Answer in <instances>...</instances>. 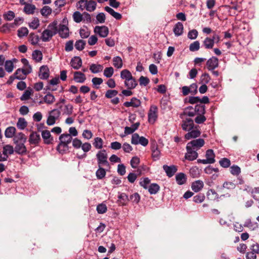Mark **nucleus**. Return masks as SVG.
<instances>
[{
    "instance_id": "11",
    "label": "nucleus",
    "mask_w": 259,
    "mask_h": 259,
    "mask_svg": "<svg viewBox=\"0 0 259 259\" xmlns=\"http://www.w3.org/2000/svg\"><path fill=\"white\" fill-rule=\"evenodd\" d=\"M41 136L45 144L50 145L53 143L54 141V139L51 136V134L49 131H42L41 132Z\"/></svg>"
},
{
    "instance_id": "4",
    "label": "nucleus",
    "mask_w": 259,
    "mask_h": 259,
    "mask_svg": "<svg viewBox=\"0 0 259 259\" xmlns=\"http://www.w3.org/2000/svg\"><path fill=\"white\" fill-rule=\"evenodd\" d=\"M158 108L155 105L151 106L148 112V121L151 124H153L157 118Z\"/></svg>"
},
{
    "instance_id": "28",
    "label": "nucleus",
    "mask_w": 259,
    "mask_h": 259,
    "mask_svg": "<svg viewBox=\"0 0 259 259\" xmlns=\"http://www.w3.org/2000/svg\"><path fill=\"white\" fill-rule=\"evenodd\" d=\"M103 69V66L100 64H92L90 66V70L93 73L100 72Z\"/></svg>"
},
{
    "instance_id": "25",
    "label": "nucleus",
    "mask_w": 259,
    "mask_h": 259,
    "mask_svg": "<svg viewBox=\"0 0 259 259\" xmlns=\"http://www.w3.org/2000/svg\"><path fill=\"white\" fill-rule=\"evenodd\" d=\"M59 140L60 142L68 145L72 140V138L70 134H63L60 136Z\"/></svg>"
},
{
    "instance_id": "5",
    "label": "nucleus",
    "mask_w": 259,
    "mask_h": 259,
    "mask_svg": "<svg viewBox=\"0 0 259 259\" xmlns=\"http://www.w3.org/2000/svg\"><path fill=\"white\" fill-rule=\"evenodd\" d=\"M205 142L203 139H197L189 142L187 146L195 151H197L204 145Z\"/></svg>"
},
{
    "instance_id": "42",
    "label": "nucleus",
    "mask_w": 259,
    "mask_h": 259,
    "mask_svg": "<svg viewBox=\"0 0 259 259\" xmlns=\"http://www.w3.org/2000/svg\"><path fill=\"white\" fill-rule=\"evenodd\" d=\"M93 144L96 149H101L103 147V141L101 138L96 137L94 139Z\"/></svg>"
},
{
    "instance_id": "37",
    "label": "nucleus",
    "mask_w": 259,
    "mask_h": 259,
    "mask_svg": "<svg viewBox=\"0 0 259 259\" xmlns=\"http://www.w3.org/2000/svg\"><path fill=\"white\" fill-rule=\"evenodd\" d=\"M39 36L34 33H31L29 36V41L32 45H36L39 41Z\"/></svg>"
},
{
    "instance_id": "16",
    "label": "nucleus",
    "mask_w": 259,
    "mask_h": 259,
    "mask_svg": "<svg viewBox=\"0 0 259 259\" xmlns=\"http://www.w3.org/2000/svg\"><path fill=\"white\" fill-rule=\"evenodd\" d=\"M74 80L78 83H83L86 80L85 75L80 71H75L73 74Z\"/></svg>"
},
{
    "instance_id": "61",
    "label": "nucleus",
    "mask_w": 259,
    "mask_h": 259,
    "mask_svg": "<svg viewBox=\"0 0 259 259\" xmlns=\"http://www.w3.org/2000/svg\"><path fill=\"white\" fill-rule=\"evenodd\" d=\"M200 49V42L198 41H195L190 45L189 50L191 52H195Z\"/></svg>"
},
{
    "instance_id": "64",
    "label": "nucleus",
    "mask_w": 259,
    "mask_h": 259,
    "mask_svg": "<svg viewBox=\"0 0 259 259\" xmlns=\"http://www.w3.org/2000/svg\"><path fill=\"white\" fill-rule=\"evenodd\" d=\"M205 198V196L203 194H199L193 197V201L195 203H200L202 202Z\"/></svg>"
},
{
    "instance_id": "1",
    "label": "nucleus",
    "mask_w": 259,
    "mask_h": 259,
    "mask_svg": "<svg viewBox=\"0 0 259 259\" xmlns=\"http://www.w3.org/2000/svg\"><path fill=\"white\" fill-rule=\"evenodd\" d=\"M58 23L53 21L50 23L47 28L41 33V39L42 41L47 42L51 39L52 37L57 33Z\"/></svg>"
},
{
    "instance_id": "41",
    "label": "nucleus",
    "mask_w": 259,
    "mask_h": 259,
    "mask_svg": "<svg viewBox=\"0 0 259 259\" xmlns=\"http://www.w3.org/2000/svg\"><path fill=\"white\" fill-rule=\"evenodd\" d=\"M99 168L96 171V175L98 179H102L106 176V171L105 169L102 167V166H98Z\"/></svg>"
},
{
    "instance_id": "18",
    "label": "nucleus",
    "mask_w": 259,
    "mask_h": 259,
    "mask_svg": "<svg viewBox=\"0 0 259 259\" xmlns=\"http://www.w3.org/2000/svg\"><path fill=\"white\" fill-rule=\"evenodd\" d=\"M204 183L201 180H197L193 182L191 184V189L195 192L200 191L203 188Z\"/></svg>"
},
{
    "instance_id": "3",
    "label": "nucleus",
    "mask_w": 259,
    "mask_h": 259,
    "mask_svg": "<svg viewBox=\"0 0 259 259\" xmlns=\"http://www.w3.org/2000/svg\"><path fill=\"white\" fill-rule=\"evenodd\" d=\"M96 157L98 166L109 165V163L107 160V154L105 149L98 151L96 154Z\"/></svg>"
},
{
    "instance_id": "30",
    "label": "nucleus",
    "mask_w": 259,
    "mask_h": 259,
    "mask_svg": "<svg viewBox=\"0 0 259 259\" xmlns=\"http://www.w3.org/2000/svg\"><path fill=\"white\" fill-rule=\"evenodd\" d=\"M57 150L60 153L64 154L68 151L69 147L68 145L60 142L57 147Z\"/></svg>"
},
{
    "instance_id": "51",
    "label": "nucleus",
    "mask_w": 259,
    "mask_h": 259,
    "mask_svg": "<svg viewBox=\"0 0 259 259\" xmlns=\"http://www.w3.org/2000/svg\"><path fill=\"white\" fill-rule=\"evenodd\" d=\"M107 210L106 205L103 203H100L97 206V211L99 214L105 213Z\"/></svg>"
},
{
    "instance_id": "13",
    "label": "nucleus",
    "mask_w": 259,
    "mask_h": 259,
    "mask_svg": "<svg viewBox=\"0 0 259 259\" xmlns=\"http://www.w3.org/2000/svg\"><path fill=\"white\" fill-rule=\"evenodd\" d=\"M50 74L49 69L46 65H43L39 68L38 74L39 77L41 79H47Z\"/></svg>"
},
{
    "instance_id": "39",
    "label": "nucleus",
    "mask_w": 259,
    "mask_h": 259,
    "mask_svg": "<svg viewBox=\"0 0 259 259\" xmlns=\"http://www.w3.org/2000/svg\"><path fill=\"white\" fill-rule=\"evenodd\" d=\"M83 14L78 11H75L72 15V18L74 22L76 23H80L83 20Z\"/></svg>"
},
{
    "instance_id": "60",
    "label": "nucleus",
    "mask_w": 259,
    "mask_h": 259,
    "mask_svg": "<svg viewBox=\"0 0 259 259\" xmlns=\"http://www.w3.org/2000/svg\"><path fill=\"white\" fill-rule=\"evenodd\" d=\"M113 73L114 69L112 67H107L104 70V75L107 78H110Z\"/></svg>"
},
{
    "instance_id": "43",
    "label": "nucleus",
    "mask_w": 259,
    "mask_h": 259,
    "mask_svg": "<svg viewBox=\"0 0 259 259\" xmlns=\"http://www.w3.org/2000/svg\"><path fill=\"white\" fill-rule=\"evenodd\" d=\"M62 112L63 115H71L73 113V106L70 104L65 105Z\"/></svg>"
},
{
    "instance_id": "8",
    "label": "nucleus",
    "mask_w": 259,
    "mask_h": 259,
    "mask_svg": "<svg viewBox=\"0 0 259 259\" xmlns=\"http://www.w3.org/2000/svg\"><path fill=\"white\" fill-rule=\"evenodd\" d=\"M219 66V60L215 57H212L206 62L207 68L209 70H213Z\"/></svg>"
},
{
    "instance_id": "48",
    "label": "nucleus",
    "mask_w": 259,
    "mask_h": 259,
    "mask_svg": "<svg viewBox=\"0 0 259 259\" xmlns=\"http://www.w3.org/2000/svg\"><path fill=\"white\" fill-rule=\"evenodd\" d=\"M160 151L157 146L153 147L152 149V157L154 160L158 159L160 157Z\"/></svg>"
},
{
    "instance_id": "15",
    "label": "nucleus",
    "mask_w": 259,
    "mask_h": 259,
    "mask_svg": "<svg viewBox=\"0 0 259 259\" xmlns=\"http://www.w3.org/2000/svg\"><path fill=\"white\" fill-rule=\"evenodd\" d=\"M163 169L166 174V175L170 178L172 177L177 172V167L174 165L168 166L167 165H163Z\"/></svg>"
},
{
    "instance_id": "45",
    "label": "nucleus",
    "mask_w": 259,
    "mask_h": 259,
    "mask_svg": "<svg viewBox=\"0 0 259 259\" xmlns=\"http://www.w3.org/2000/svg\"><path fill=\"white\" fill-rule=\"evenodd\" d=\"M97 4L95 1H88L86 10L89 12H93L96 8Z\"/></svg>"
},
{
    "instance_id": "31",
    "label": "nucleus",
    "mask_w": 259,
    "mask_h": 259,
    "mask_svg": "<svg viewBox=\"0 0 259 259\" xmlns=\"http://www.w3.org/2000/svg\"><path fill=\"white\" fill-rule=\"evenodd\" d=\"M27 126V122L24 118L20 117L18 118L17 123V127L21 130H24Z\"/></svg>"
},
{
    "instance_id": "40",
    "label": "nucleus",
    "mask_w": 259,
    "mask_h": 259,
    "mask_svg": "<svg viewBox=\"0 0 259 259\" xmlns=\"http://www.w3.org/2000/svg\"><path fill=\"white\" fill-rule=\"evenodd\" d=\"M32 94V89L30 88H27V89L24 92L23 95L20 97L21 101L27 100L30 98L31 95Z\"/></svg>"
},
{
    "instance_id": "20",
    "label": "nucleus",
    "mask_w": 259,
    "mask_h": 259,
    "mask_svg": "<svg viewBox=\"0 0 259 259\" xmlns=\"http://www.w3.org/2000/svg\"><path fill=\"white\" fill-rule=\"evenodd\" d=\"M71 67L74 69H78L82 65V60L79 57H74L70 62Z\"/></svg>"
},
{
    "instance_id": "34",
    "label": "nucleus",
    "mask_w": 259,
    "mask_h": 259,
    "mask_svg": "<svg viewBox=\"0 0 259 259\" xmlns=\"http://www.w3.org/2000/svg\"><path fill=\"white\" fill-rule=\"evenodd\" d=\"M160 187L156 183H153L150 185L149 188L148 189L149 192L151 194H155L159 190Z\"/></svg>"
},
{
    "instance_id": "36",
    "label": "nucleus",
    "mask_w": 259,
    "mask_h": 259,
    "mask_svg": "<svg viewBox=\"0 0 259 259\" xmlns=\"http://www.w3.org/2000/svg\"><path fill=\"white\" fill-rule=\"evenodd\" d=\"M118 199L119 204L121 205H126L128 200L127 195L124 193L120 194V195L118 196Z\"/></svg>"
},
{
    "instance_id": "29",
    "label": "nucleus",
    "mask_w": 259,
    "mask_h": 259,
    "mask_svg": "<svg viewBox=\"0 0 259 259\" xmlns=\"http://www.w3.org/2000/svg\"><path fill=\"white\" fill-rule=\"evenodd\" d=\"M176 179L179 185L184 184L187 181L186 175L184 173H179L176 176Z\"/></svg>"
},
{
    "instance_id": "2",
    "label": "nucleus",
    "mask_w": 259,
    "mask_h": 259,
    "mask_svg": "<svg viewBox=\"0 0 259 259\" xmlns=\"http://www.w3.org/2000/svg\"><path fill=\"white\" fill-rule=\"evenodd\" d=\"M61 115V112L57 109H54L49 112V116L47 120V124L48 125H54L56 120Z\"/></svg>"
},
{
    "instance_id": "44",
    "label": "nucleus",
    "mask_w": 259,
    "mask_h": 259,
    "mask_svg": "<svg viewBox=\"0 0 259 259\" xmlns=\"http://www.w3.org/2000/svg\"><path fill=\"white\" fill-rule=\"evenodd\" d=\"M55 98L54 96L50 93L47 94L44 97V102L48 104H52L55 102Z\"/></svg>"
},
{
    "instance_id": "32",
    "label": "nucleus",
    "mask_w": 259,
    "mask_h": 259,
    "mask_svg": "<svg viewBox=\"0 0 259 259\" xmlns=\"http://www.w3.org/2000/svg\"><path fill=\"white\" fill-rule=\"evenodd\" d=\"M32 57L35 62H39L42 59V54L40 51L35 50L32 53Z\"/></svg>"
},
{
    "instance_id": "22",
    "label": "nucleus",
    "mask_w": 259,
    "mask_h": 259,
    "mask_svg": "<svg viewBox=\"0 0 259 259\" xmlns=\"http://www.w3.org/2000/svg\"><path fill=\"white\" fill-rule=\"evenodd\" d=\"M24 7L23 8V12L27 14L31 15L33 14L36 10V7L35 5L30 4H25L24 5Z\"/></svg>"
},
{
    "instance_id": "50",
    "label": "nucleus",
    "mask_w": 259,
    "mask_h": 259,
    "mask_svg": "<svg viewBox=\"0 0 259 259\" xmlns=\"http://www.w3.org/2000/svg\"><path fill=\"white\" fill-rule=\"evenodd\" d=\"M14 149L12 146L7 145L3 147V152L7 155H11L14 153Z\"/></svg>"
},
{
    "instance_id": "56",
    "label": "nucleus",
    "mask_w": 259,
    "mask_h": 259,
    "mask_svg": "<svg viewBox=\"0 0 259 259\" xmlns=\"http://www.w3.org/2000/svg\"><path fill=\"white\" fill-rule=\"evenodd\" d=\"M230 172L234 176H238L241 173V169L238 166L233 165L230 167Z\"/></svg>"
},
{
    "instance_id": "33",
    "label": "nucleus",
    "mask_w": 259,
    "mask_h": 259,
    "mask_svg": "<svg viewBox=\"0 0 259 259\" xmlns=\"http://www.w3.org/2000/svg\"><path fill=\"white\" fill-rule=\"evenodd\" d=\"M39 20L36 17L33 18L31 21L29 23V27L32 29H37L39 26Z\"/></svg>"
},
{
    "instance_id": "23",
    "label": "nucleus",
    "mask_w": 259,
    "mask_h": 259,
    "mask_svg": "<svg viewBox=\"0 0 259 259\" xmlns=\"http://www.w3.org/2000/svg\"><path fill=\"white\" fill-rule=\"evenodd\" d=\"M125 86L129 90H132L136 88L138 83L136 79L133 77L124 81Z\"/></svg>"
},
{
    "instance_id": "62",
    "label": "nucleus",
    "mask_w": 259,
    "mask_h": 259,
    "mask_svg": "<svg viewBox=\"0 0 259 259\" xmlns=\"http://www.w3.org/2000/svg\"><path fill=\"white\" fill-rule=\"evenodd\" d=\"M52 13V9L49 6H44L40 10V13L43 16H48Z\"/></svg>"
},
{
    "instance_id": "9",
    "label": "nucleus",
    "mask_w": 259,
    "mask_h": 259,
    "mask_svg": "<svg viewBox=\"0 0 259 259\" xmlns=\"http://www.w3.org/2000/svg\"><path fill=\"white\" fill-rule=\"evenodd\" d=\"M60 36L63 38H66L69 35V28L64 24H60L58 28V32Z\"/></svg>"
},
{
    "instance_id": "7",
    "label": "nucleus",
    "mask_w": 259,
    "mask_h": 259,
    "mask_svg": "<svg viewBox=\"0 0 259 259\" xmlns=\"http://www.w3.org/2000/svg\"><path fill=\"white\" fill-rule=\"evenodd\" d=\"M94 32L102 37H106L109 33V29L105 26H96L94 28Z\"/></svg>"
},
{
    "instance_id": "38",
    "label": "nucleus",
    "mask_w": 259,
    "mask_h": 259,
    "mask_svg": "<svg viewBox=\"0 0 259 259\" xmlns=\"http://www.w3.org/2000/svg\"><path fill=\"white\" fill-rule=\"evenodd\" d=\"M113 65L115 68L118 69L122 67L123 63L121 58L119 56L114 57L113 59Z\"/></svg>"
},
{
    "instance_id": "59",
    "label": "nucleus",
    "mask_w": 259,
    "mask_h": 259,
    "mask_svg": "<svg viewBox=\"0 0 259 259\" xmlns=\"http://www.w3.org/2000/svg\"><path fill=\"white\" fill-rule=\"evenodd\" d=\"M118 94V91L115 90H108L105 93V96L108 99L115 97Z\"/></svg>"
},
{
    "instance_id": "54",
    "label": "nucleus",
    "mask_w": 259,
    "mask_h": 259,
    "mask_svg": "<svg viewBox=\"0 0 259 259\" xmlns=\"http://www.w3.org/2000/svg\"><path fill=\"white\" fill-rule=\"evenodd\" d=\"M15 17V14L12 11H9L5 13L3 15L4 18L8 21L13 20Z\"/></svg>"
},
{
    "instance_id": "17",
    "label": "nucleus",
    "mask_w": 259,
    "mask_h": 259,
    "mask_svg": "<svg viewBox=\"0 0 259 259\" xmlns=\"http://www.w3.org/2000/svg\"><path fill=\"white\" fill-rule=\"evenodd\" d=\"M30 73H27L26 70L24 69H18L14 73V76L16 79L19 80H23L26 78L27 74Z\"/></svg>"
},
{
    "instance_id": "47",
    "label": "nucleus",
    "mask_w": 259,
    "mask_h": 259,
    "mask_svg": "<svg viewBox=\"0 0 259 259\" xmlns=\"http://www.w3.org/2000/svg\"><path fill=\"white\" fill-rule=\"evenodd\" d=\"M120 77L121 78L126 80L130 79L133 77V76L129 70L127 69H124L120 72Z\"/></svg>"
},
{
    "instance_id": "14",
    "label": "nucleus",
    "mask_w": 259,
    "mask_h": 259,
    "mask_svg": "<svg viewBox=\"0 0 259 259\" xmlns=\"http://www.w3.org/2000/svg\"><path fill=\"white\" fill-rule=\"evenodd\" d=\"M28 141L31 145H38L40 141V135L36 132H32L29 136Z\"/></svg>"
},
{
    "instance_id": "10",
    "label": "nucleus",
    "mask_w": 259,
    "mask_h": 259,
    "mask_svg": "<svg viewBox=\"0 0 259 259\" xmlns=\"http://www.w3.org/2000/svg\"><path fill=\"white\" fill-rule=\"evenodd\" d=\"M201 132L197 128V126L194 127L192 130L190 131H189L188 133H187L185 135V138L186 140H190L191 139L196 138L199 137L200 136Z\"/></svg>"
},
{
    "instance_id": "19",
    "label": "nucleus",
    "mask_w": 259,
    "mask_h": 259,
    "mask_svg": "<svg viewBox=\"0 0 259 259\" xmlns=\"http://www.w3.org/2000/svg\"><path fill=\"white\" fill-rule=\"evenodd\" d=\"M184 31V26L183 24L180 22H177L174 26L173 31L175 36H179L183 34Z\"/></svg>"
},
{
    "instance_id": "57",
    "label": "nucleus",
    "mask_w": 259,
    "mask_h": 259,
    "mask_svg": "<svg viewBox=\"0 0 259 259\" xmlns=\"http://www.w3.org/2000/svg\"><path fill=\"white\" fill-rule=\"evenodd\" d=\"M5 68L8 72H12L14 69V64L12 61L7 60L5 62Z\"/></svg>"
},
{
    "instance_id": "52",
    "label": "nucleus",
    "mask_w": 259,
    "mask_h": 259,
    "mask_svg": "<svg viewBox=\"0 0 259 259\" xmlns=\"http://www.w3.org/2000/svg\"><path fill=\"white\" fill-rule=\"evenodd\" d=\"M21 62L24 65L23 69H25L27 73H31L32 71V67L29 64L28 61L25 58H23L21 59Z\"/></svg>"
},
{
    "instance_id": "6",
    "label": "nucleus",
    "mask_w": 259,
    "mask_h": 259,
    "mask_svg": "<svg viewBox=\"0 0 259 259\" xmlns=\"http://www.w3.org/2000/svg\"><path fill=\"white\" fill-rule=\"evenodd\" d=\"M187 153L185 154V158L189 161H193L196 159L198 157V153L194 149L188 148V146H186Z\"/></svg>"
},
{
    "instance_id": "21",
    "label": "nucleus",
    "mask_w": 259,
    "mask_h": 259,
    "mask_svg": "<svg viewBox=\"0 0 259 259\" xmlns=\"http://www.w3.org/2000/svg\"><path fill=\"white\" fill-rule=\"evenodd\" d=\"M16 144L14 151L16 153L19 154H24L26 153V148L24 144V143H17Z\"/></svg>"
},
{
    "instance_id": "35",
    "label": "nucleus",
    "mask_w": 259,
    "mask_h": 259,
    "mask_svg": "<svg viewBox=\"0 0 259 259\" xmlns=\"http://www.w3.org/2000/svg\"><path fill=\"white\" fill-rule=\"evenodd\" d=\"M16 128L14 126H9L6 128L5 135L7 138H12L16 132Z\"/></svg>"
},
{
    "instance_id": "49",
    "label": "nucleus",
    "mask_w": 259,
    "mask_h": 259,
    "mask_svg": "<svg viewBox=\"0 0 259 259\" xmlns=\"http://www.w3.org/2000/svg\"><path fill=\"white\" fill-rule=\"evenodd\" d=\"M17 32L18 37L21 38L28 35V30L25 27H22L18 30Z\"/></svg>"
},
{
    "instance_id": "12",
    "label": "nucleus",
    "mask_w": 259,
    "mask_h": 259,
    "mask_svg": "<svg viewBox=\"0 0 259 259\" xmlns=\"http://www.w3.org/2000/svg\"><path fill=\"white\" fill-rule=\"evenodd\" d=\"M193 120L190 118H187L182 121L181 126L182 129L185 131H190L194 127Z\"/></svg>"
},
{
    "instance_id": "27",
    "label": "nucleus",
    "mask_w": 259,
    "mask_h": 259,
    "mask_svg": "<svg viewBox=\"0 0 259 259\" xmlns=\"http://www.w3.org/2000/svg\"><path fill=\"white\" fill-rule=\"evenodd\" d=\"M105 10L117 20H120L122 18V16L120 13L115 12L113 9L109 7H105Z\"/></svg>"
},
{
    "instance_id": "58",
    "label": "nucleus",
    "mask_w": 259,
    "mask_h": 259,
    "mask_svg": "<svg viewBox=\"0 0 259 259\" xmlns=\"http://www.w3.org/2000/svg\"><path fill=\"white\" fill-rule=\"evenodd\" d=\"M14 140L15 143H18L19 141L24 143L26 140V138L24 134L20 133L14 138Z\"/></svg>"
},
{
    "instance_id": "53",
    "label": "nucleus",
    "mask_w": 259,
    "mask_h": 259,
    "mask_svg": "<svg viewBox=\"0 0 259 259\" xmlns=\"http://www.w3.org/2000/svg\"><path fill=\"white\" fill-rule=\"evenodd\" d=\"M85 45V41L82 39H79L75 42V48L78 51H82L84 48Z\"/></svg>"
},
{
    "instance_id": "26",
    "label": "nucleus",
    "mask_w": 259,
    "mask_h": 259,
    "mask_svg": "<svg viewBox=\"0 0 259 259\" xmlns=\"http://www.w3.org/2000/svg\"><path fill=\"white\" fill-rule=\"evenodd\" d=\"M205 157L210 162V164L215 162V154L212 149H208L206 151Z\"/></svg>"
},
{
    "instance_id": "46",
    "label": "nucleus",
    "mask_w": 259,
    "mask_h": 259,
    "mask_svg": "<svg viewBox=\"0 0 259 259\" xmlns=\"http://www.w3.org/2000/svg\"><path fill=\"white\" fill-rule=\"evenodd\" d=\"M210 80V76L207 73H203L200 78V83L203 84H207Z\"/></svg>"
},
{
    "instance_id": "63",
    "label": "nucleus",
    "mask_w": 259,
    "mask_h": 259,
    "mask_svg": "<svg viewBox=\"0 0 259 259\" xmlns=\"http://www.w3.org/2000/svg\"><path fill=\"white\" fill-rule=\"evenodd\" d=\"M190 174L193 178H197L199 176V168L197 166H193L190 169Z\"/></svg>"
},
{
    "instance_id": "55",
    "label": "nucleus",
    "mask_w": 259,
    "mask_h": 259,
    "mask_svg": "<svg viewBox=\"0 0 259 259\" xmlns=\"http://www.w3.org/2000/svg\"><path fill=\"white\" fill-rule=\"evenodd\" d=\"M220 165L224 168H228L231 165L230 160L227 158H223L219 161Z\"/></svg>"
},
{
    "instance_id": "24",
    "label": "nucleus",
    "mask_w": 259,
    "mask_h": 259,
    "mask_svg": "<svg viewBox=\"0 0 259 259\" xmlns=\"http://www.w3.org/2000/svg\"><path fill=\"white\" fill-rule=\"evenodd\" d=\"M214 39L209 37H206L203 41V46L206 49H211L214 46Z\"/></svg>"
}]
</instances>
